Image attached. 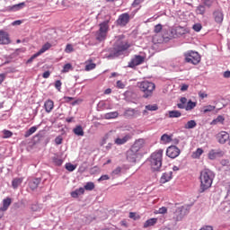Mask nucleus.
Returning <instances> with one entry per match:
<instances>
[{"label": "nucleus", "mask_w": 230, "mask_h": 230, "mask_svg": "<svg viewBox=\"0 0 230 230\" xmlns=\"http://www.w3.org/2000/svg\"><path fill=\"white\" fill-rule=\"evenodd\" d=\"M156 224H157V218L153 217V218L147 219L144 223V229H147V227H152L153 226H155Z\"/></svg>", "instance_id": "20"}, {"label": "nucleus", "mask_w": 230, "mask_h": 230, "mask_svg": "<svg viewBox=\"0 0 230 230\" xmlns=\"http://www.w3.org/2000/svg\"><path fill=\"white\" fill-rule=\"evenodd\" d=\"M213 17L215 22H217V24H222V22H224V13H222V11H215L213 13Z\"/></svg>", "instance_id": "13"}, {"label": "nucleus", "mask_w": 230, "mask_h": 230, "mask_svg": "<svg viewBox=\"0 0 230 230\" xmlns=\"http://www.w3.org/2000/svg\"><path fill=\"white\" fill-rule=\"evenodd\" d=\"M75 191L77 192V194L80 196V195H84L85 193V189L84 188H79L77 190H75Z\"/></svg>", "instance_id": "54"}, {"label": "nucleus", "mask_w": 230, "mask_h": 230, "mask_svg": "<svg viewBox=\"0 0 230 230\" xmlns=\"http://www.w3.org/2000/svg\"><path fill=\"white\" fill-rule=\"evenodd\" d=\"M158 213L160 215H165V213H168V208H166V207H162L158 209Z\"/></svg>", "instance_id": "49"}, {"label": "nucleus", "mask_w": 230, "mask_h": 230, "mask_svg": "<svg viewBox=\"0 0 230 230\" xmlns=\"http://www.w3.org/2000/svg\"><path fill=\"white\" fill-rule=\"evenodd\" d=\"M160 140L162 141V143L164 145H168V143H171L172 141V135H168V134H164Z\"/></svg>", "instance_id": "24"}, {"label": "nucleus", "mask_w": 230, "mask_h": 230, "mask_svg": "<svg viewBox=\"0 0 230 230\" xmlns=\"http://www.w3.org/2000/svg\"><path fill=\"white\" fill-rule=\"evenodd\" d=\"M109 179H110V177H109V175H107V174H104V175H102L100 178H99V181H109Z\"/></svg>", "instance_id": "58"}, {"label": "nucleus", "mask_w": 230, "mask_h": 230, "mask_svg": "<svg viewBox=\"0 0 230 230\" xmlns=\"http://www.w3.org/2000/svg\"><path fill=\"white\" fill-rule=\"evenodd\" d=\"M10 42V35H8V32L0 31V45H8Z\"/></svg>", "instance_id": "10"}, {"label": "nucleus", "mask_w": 230, "mask_h": 230, "mask_svg": "<svg viewBox=\"0 0 230 230\" xmlns=\"http://www.w3.org/2000/svg\"><path fill=\"white\" fill-rule=\"evenodd\" d=\"M22 181H24L23 178H14L12 181L13 190H17L22 184Z\"/></svg>", "instance_id": "22"}, {"label": "nucleus", "mask_w": 230, "mask_h": 230, "mask_svg": "<svg viewBox=\"0 0 230 230\" xmlns=\"http://www.w3.org/2000/svg\"><path fill=\"white\" fill-rule=\"evenodd\" d=\"M55 143H56V145H62V138H61V137H56Z\"/></svg>", "instance_id": "60"}, {"label": "nucleus", "mask_w": 230, "mask_h": 230, "mask_svg": "<svg viewBox=\"0 0 230 230\" xmlns=\"http://www.w3.org/2000/svg\"><path fill=\"white\" fill-rule=\"evenodd\" d=\"M37 57H40L38 53L33 54L31 58H29L27 60V64H31V62H33V60H35V58H37Z\"/></svg>", "instance_id": "50"}, {"label": "nucleus", "mask_w": 230, "mask_h": 230, "mask_svg": "<svg viewBox=\"0 0 230 230\" xmlns=\"http://www.w3.org/2000/svg\"><path fill=\"white\" fill-rule=\"evenodd\" d=\"M192 29L194 30V31H200V30H202V24L195 23Z\"/></svg>", "instance_id": "48"}, {"label": "nucleus", "mask_w": 230, "mask_h": 230, "mask_svg": "<svg viewBox=\"0 0 230 230\" xmlns=\"http://www.w3.org/2000/svg\"><path fill=\"white\" fill-rule=\"evenodd\" d=\"M144 154L145 139L139 138L132 145L130 149L127 151V159L129 163H136L137 158L143 157Z\"/></svg>", "instance_id": "1"}, {"label": "nucleus", "mask_w": 230, "mask_h": 230, "mask_svg": "<svg viewBox=\"0 0 230 230\" xmlns=\"http://www.w3.org/2000/svg\"><path fill=\"white\" fill-rule=\"evenodd\" d=\"M188 87H190L188 84H182L181 87V91H188Z\"/></svg>", "instance_id": "63"}, {"label": "nucleus", "mask_w": 230, "mask_h": 230, "mask_svg": "<svg viewBox=\"0 0 230 230\" xmlns=\"http://www.w3.org/2000/svg\"><path fill=\"white\" fill-rule=\"evenodd\" d=\"M55 87H56V89H58V91H60V89L62 87V82L60 80L56 81Z\"/></svg>", "instance_id": "53"}, {"label": "nucleus", "mask_w": 230, "mask_h": 230, "mask_svg": "<svg viewBox=\"0 0 230 230\" xmlns=\"http://www.w3.org/2000/svg\"><path fill=\"white\" fill-rule=\"evenodd\" d=\"M166 155L171 159H175V157H179V155H181V149L175 146H171L166 150Z\"/></svg>", "instance_id": "9"}, {"label": "nucleus", "mask_w": 230, "mask_h": 230, "mask_svg": "<svg viewBox=\"0 0 230 230\" xmlns=\"http://www.w3.org/2000/svg\"><path fill=\"white\" fill-rule=\"evenodd\" d=\"M217 139L218 140V143L224 145L227 139H229V133L226 131H221L217 135Z\"/></svg>", "instance_id": "12"}, {"label": "nucleus", "mask_w": 230, "mask_h": 230, "mask_svg": "<svg viewBox=\"0 0 230 230\" xmlns=\"http://www.w3.org/2000/svg\"><path fill=\"white\" fill-rule=\"evenodd\" d=\"M224 78H230V71H226L224 73Z\"/></svg>", "instance_id": "64"}, {"label": "nucleus", "mask_w": 230, "mask_h": 230, "mask_svg": "<svg viewBox=\"0 0 230 230\" xmlns=\"http://www.w3.org/2000/svg\"><path fill=\"white\" fill-rule=\"evenodd\" d=\"M182 116V113L179 111H169V118H181Z\"/></svg>", "instance_id": "32"}, {"label": "nucleus", "mask_w": 230, "mask_h": 230, "mask_svg": "<svg viewBox=\"0 0 230 230\" xmlns=\"http://www.w3.org/2000/svg\"><path fill=\"white\" fill-rule=\"evenodd\" d=\"M129 218H132L133 220H139L140 217L137 216L135 212H130Z\"/></svg>", "instance_id": "51"}, {"label": "nucleus", "mask_w": 230, "mask_h": 230, "mask_svg": "<svg viewBox=\"0 0 230 230\" xmlns=\"http://www.w3.org/2000/svg\"><path fill=\"white\" fill-rule=\"evenodd\" d=\"M35 132H37V127L33 126L25 132L24 137H30V136H31L32 134H35Z\"/></svg>", "instance_id": "33"}, {"label": "nucleus", "mask_w": 230, "mask_h": 230, "mask_svg": "<svg viewBox=\"0 0 230 230\" xmlns=\"http://www.w3.org/2000/svg\"><path fill=\"white\" fill-rule=\"evenodd\" d=\"M71 197H72L73 199H78L79 194H78V192H77L76 190H75V191H72V192H71Z\"/></svg>", "instance_id": "59"}, {"label": "nucleus", "mask_w": 230, "mask_h": 230, "mask_svg": "<svg viewBox=\"0 0 230 230\" xmlns=\"http://www.w3.org/2000/svg\"><path fill=\"white\" fill-rule=\"evenodd\" d=\"M50 48H51V43L47 42L41 47V49L37 52V54L40 57L42 53H46V51H48Z\"/></svg>", "instance_id": "23"}, {"label": "nucleus", "mask_w": 230, "mask_h": 230, "mask_svg": "<svg viewBox=\"0 0 230 230\" xmlns=\"http://www.w3.org/2000/svg\"><path fill=\"white\" fill-rule=\"evenodd\" d=\"M145 0H134L131 4L132 8H137V6H140L141 4H143Z\"/></svg>", "instance_id": "41"}, {"label": "nucleus", "mask_w": 230, "mask_h": 230, "mask_svg": "<svg viewBox=\"0 0 230 230\" xmlns=\"http://www.w3.org/2000/svg\"><path fill=\"white\" fill-rule=\"evenodd\" d=\"M75 51V48H73V45L67 44L65 49L66 53H73Z\"/></svg>", "instance_id": "45"}, {"label": "nucleus", "mask_w": 230, "mask_h": 230, "mask_svg": "<svg viewBox=\"0 0 230 230\" xmlns=\"http://www.w3.org/2000/svg\"><path fill=\"white\" fill-rule=\"evenodd\" d=\"M52 161L56 166H62V164L64 163V161L58 157H53Z\"/></svg>", "instance_id": "40"}, {"label": "nucleus", "mask_w": 230, "mask_h": 230, "mask_svg": "<svg viewBox=\"0 0 230 230\" xmlns=\"http://www.w3.org/2000/svg\"><path fill=\"white\" fill-rule=\"evenodd\" d=\"M185 215H186V212L179 208L174 212L172 218L175 222H181V220L184 218Z\"/></svg>", "instance_id": "14"}, {"label": "nucleus", "mask_w": 230, "mask_h": 230, "mask_svg": "<svg viewBox=\"0 0 230 230\" xmlns=\"http://www.w3.org/2000/svg\"><path fill=\"white\" fill-rule=\"evenodd\" d=\"M74 134H75V136H81L83 137L84 132V128H82V126H76L74 129H73Z\"/></svg>", "instance_id": "27"}, {"label": "nucleus", "mask_w": 230, "mask_h": 230, "mask_svg": "<svg viewBox=\"0 0 230 230\" xmlns=\"http://www.w3.org/2000/svg\"><path fill=\"white\" fill-rule=\"evenodd\" d=\"M109 22H111V19L99 24V31H97L95 34V39L99 42H103V40L107 39V33H109Z\"/></svg>", "instance_id": "5"}, {"label": "nucleus", "mask_w": 230, "mask_h": 230, "mask_svg": "<svg viewBox=\"0 0 230 230\" xmlns=\"http://www.w3.org/2000/svg\"><path fill=\"white\" fill-rule=\"evenodd\" d=\"M172 172H164L160 179V182L162 184H166V182H170V181H172Z\"/></svg>", "instance_id": "16"}, {"label": "nucleus", "mask_w": 230, "mask_h": 230, "mask_svg": "<svg viewBox=\"0 0 230 230\" xmlns=\"http://www.w3.org/2000/svg\"><path fill=\"white\" fill-rule=\"evenodd\" d=\"M40 184V178H35L29 182V186H30L31 190H37L39 188Z\"/></svg>", "instance_id": "19"}, {"label": "nucleus", "mask_w": 230, "mask_h": 230, "mask_svg": "<svg viewBox=\"0 0 230 230\" xmlns=\"http://www.w3.org/2000/svg\"><path fill=\"white\" fill-rule=\"evenodd\" d=\"M215 180V172L209 169H204L199 174V191L204 193L207 190H209L213 185V181Z\"/></svg>", "instance_id": "2"}, {"label": "nucleus", "mask_w": 230, "mask_h": 230, "mask_svg": "<svg viewBox=\"0 0 230 230\" xmlns=\"http://www.w3.org/2000/svg\"><path fill=\"white\" fill-rule=\"evenodd\" d=\"M137 87L141 93H144L143 98H152L154 91H155V84L149 81H142L137 83Z\"/></svg>", "instance_id": "4"}, {"label": "nucleus", "mask_w": 230, "mask_h": 230, "mask_svg": "<svg viewBox=\"0 0 230 230\" xmlns=\"http://www.w3.org/2000/svg\"><path fill=\"white\" fill-rule=\"evenodd\" d=\"M199 97L201 99V100H204V98H208V93H203V92H199Z\"/></svg>", "instance_id": "55"}, {"label": "nucleus", "mask_w": 230, "mask_h": 230, "mask_svg": "<svg viewBox=\"0 0 230 230\" xmlns=\"http://www.w3.org/2000/svg\"><path fill=\"white\" fill-rule=\"evenodd\" d=\"M119 116V113L118 111H111L104 114L105 119H114Z\"/></svg>", "instance_id": "25"}, {"label": "nucleus", "mask_w": 230, "mask_h": 230, "mask_svg": "<svg viewBox=\"0 0 230 230\" xmlns=\"http://www.w3.org/2000/svg\"><path fill=\"white\" fill-rule=\"evenodd\" d=\"M180 102L181 103H183V105H186V103H188V99L186 97H181Z\"/></svg>", "instance_id": "61"}, {"label": "nucleus", "mask_w": 230, "mask_h": 230, "mask_svg": "<svg viewBox=\"0 0 230 230\" xmlns=\"http://www.w3.org/2000/svg\"><path fill=\"white\" fill-rule=\"evenodd\" d=\"M214 0H203V4L207 6V8H211L213 6Z\"/></svg>", "instance_id": "47"}, {"label": "nucleus", "mask_w": 230, "mask_h": 230, "mask_svg": "<svg viewBox=\"0 0 230 230\" xmlns=\"http://www.w3.org/2000/svg\"><path fill=\"white\" fill-rule=\"evenodd\" d=\"M204 154V150L202 148H198L195 152L192 153L193 159L200 158V155Z\"/></svg>", "instance_id": "28"}, {"label": "nucleus", "mask_w": 230, "mask_h": 230, "mask_svg": "<svg viewBox=\"0 0 230 230\" xmlns=\"http://www.w3.org/2000/svg\"><path fill=\"white\" fill-rule=\"evenodd\" d=\"M215 109H217V107L213 106V105H207L203 107V112L204 114H208V112H213V111H215Z\"/></svg>", "instance_id": "34"}, {"label": "nucleus", "mask_w": 230, "mask_h": 230, "mask_svg": "<svg viewBox=\"0 0 230 230\" xmlns=\"http://www.w3.org/2000/svg\"><path fill=\"white\" fill-rule=\"evenodd\" d=\"M185 62L188 64H193V66H197V64L200 63V55L197 51L189 50L184 53Z\"/></svg>", "instance_id": "6"}, {"label": "nucleus", "mask_w": 230, "mask_h": 230, "mask_svg": "<svg viewBox=\"0 0 230 230\" xmlns=\"http://www.w3.org/2000/svg\"><path fill=\"white\" fill-rule=\"evenodd\" d=\"M220 156H222V151H216L215 149H212L208 153V159H210L211 161Z\"/></svg>", "instance_id": "18"}, {"label": "nucleus", "mask_w": 230, "mask_h": 230, "mask_svg": "<svg viewBox=\"0 0 230 230\" xmlns=\"http://www.w3.org/2000/svg\"><path fill=\"white\" fill-rule=\"evenodd\" d=\"M121 173V167H117L112 171L111 175H119Z\"/></svg>", "instance_id": "52"}, {"label": "nucleus", "mask_w": 230, "mask_h": 230, "mask_svg": "<svg viewBox=\"0 0 230 230\" xmlns=\"http://www.w3.org/2000/svg\"><path fill=\"white\" fill-rule=\"evenodd\" d=\"M89 64L85 66V71H93L96 69V64L93 63V59L88 60Z\"/></svg>", "instance_id": "31"}, {"label": "nucleus", "mask_w": 230, "mask_h": 230, "mask_svg": "<svg viewBox=\"0 0 230 230\" xmlns=\"http://www.w3.org/2000/svg\"><path fill=\"white\" fill-rule=\"evenodd\" d=\"M128 22H130V14L128 13H121L116 21L117 26H120V28H125Z\"/></svg>", "instance_id": "8"}, {"label": "nucleus", "mask_w": 230, "mask_h": 230, "mask_svg": "<svg viewBox=\"0 0 230 230\" xmlns=\"http://www.w3.org/2000/svg\"><path fill=\"white\" fill-rule=\"evenodd\" d=\"M195 107H197V102H194L191 100H190L187 102V105L185 106V111H193V109H195Z\"/></svg>", "instance_id": "30"}, {"label": "nucleus", "mask_w": 230, "mask_h": 230, "mask_svg": "<svg viewBox=\"0 0 230 230\" xmlns=\"http://www.w3.org/2000/svg\"><path fill=\"white\" fill-rule=\"evenodd\" d=\"M117 87L119 89H125V84H123L121 81H117Z\"/></svg>", "instance_id": "56"}, {"label": "nucleus", "mask_w": 230, "mask_h": 230, "mask_svg": "<svg viewBox=\"0 0 230 230\" xmlns=\"http://www.w3.org/2000/svg\"><path fill=\"white\" fill-rule=\"evenodd\" d=\"M128 48H130V44H128L127 41L119 40H117L114 47L113 57H120V55H123V52L127 51Z\"/></svg>", "instance_id": "7"}, {"label": "nucleus", "mask_w": 230, "mask_h": 230, "mask_svg": "<svg viewBox=\"0 0 230 230\" xmlns=\"http://www.w3.org/2000/svg\"><path fill=\"white\" fill-rule=\"evenodd\" d=\"M71 69H73V66L70 63H67L63 66L61 73H69Z\"/></svg>", "instance_id": "38"}, {"label": "nucleus", "mask_w": 230, "mask_h": 230, "mask_svg": "<svg viewBox=\"0 0 230 230\" xmlns=\"http://www.w3.org/2000/svg\"><path fill=\"white\" fill-rule=\"evenodd\" d=\"M24 6H26V3L22 2L20 4L13 5L11 7V10H13V12H19V10H22V8H24Z\"/></svg>", "instance_id": "26"}, {"label": "nucleus", "mask_w": 230, "mask_h": 230, "mask_svg": "<svg viewBox=\"0 0 230 230\" xmlns=\"http://www.w3.org/2000/svg\"><path fill=\"white\" fill-rule=\"evenodd\" d=\"M6 80V74H0V85Z\"/></svg>", "instance_id": "57"}, {"label": "nucleus", "mask_w": 230, "mask_h": 230, "mask_svg": "<svg viewBox=\"0 0 230 230\" xmlns=\"http://www.w3.org/2000/svg\"><path fill=\"white\" fill-rule=\"evenodd\" d=\"M196 13L198 15H204V13H206V5H199L197 8H196Z\"/></svg>", "instance_id": "29"}, {"label": "nucleus", "mask_w": 230, "mask_h": 230, "mask_svg": "<svg viewBox=\"0 0 230 230\" xmlns=\"http://www.w3.org/2000/svg\"><path fill=\"white\" fill-rule=\"evenodd\" d=\"M3 133H4V139H8V137H12V136H13V133H12V131L10 130L4 129Z\"/></svg>", "instance_id": "43"}, {"label": "nucleus", "mask_w": 230, "mask_h": 230, "mask_svg": "<svg viewBox=\"0 0 230 230\" xmlns=\"http://www.w3.org/2000/svg\"><path fill=\"white\" fill-rule=\"evenodd\" d=\"M51 73L49 71H46L43 73L42 76L43 78H48L49 76H50Z\"/></svg>", "instance_id": "62"}, {"label": "nucleus", "mask_w": 230, "mask_h": 230, "mask_svg": "<svg viewBox=\"0 0 230 230\" xmlns=\"http://www.w3.org/2000/svg\"><path fill=\"white\" fill-rule=\"evenodd\" d=\"M130 139H132V136L130 134H127L122 138L117 137L115 139V145H125V143H128V141H130Z\"/></svg>", "instance_id": "15"}, {"label": "nucleus", "mask_w": 230, "mask_h": 230, "mask_svg": "<svg viewBox=\"0 0 230 230\" xmlns=\"http://www.w3.org/2000/svg\"><path fill=\"white\" fill-rule=\"evenodd\" d=\"M66 169L68 171V172H75V170H76V165L71 164V163H68L66 164Z\"/></svg>", "instance_id": "39"}, {"label": "nucleus", "mask_w": 230, "mask_h": 230, "mask_svg": "<svg viewBox=\"0 0 230 230\" xmlns=\"http://www.w3.org/2000/svg\"><path fill=\"white\" fill-rule=\"evenodd\" d=\"M84 190H86V191H93V190H94V182L93 181H89L84 185Z\"/></svg>", "instance_id": "37"}, {"label": "nucleus", "mask_w": 230, "mask_h": 230, "mask_svg": "<svg viewBox=\"0 0 230 230\" xmlns=\"http://www.w3.org/2000/svg\"><path fill=\"white\" fill-rule=\"evenodd\" d=\"M224 121H226L224 116L219 115L216 119L212 120L211 125H217V123H224Z\"/></svg>", "instance_id": "36"}, {"label": "nucleus", "mask_w": 230, "mask_h": 230, "mask_svg": "<svg viewBox=\"0 0 230 230\" xmlns=\"http://www.w3.org/2000/svg\"><path fill=\"white\" fill-rule=\"evenodd\" d=\"M54 107H55V102L50 99L47 100L44 103L45 111L48 113L51 112V111H53Z\"/></svg>", "instance_id": "17"}, {"label": "nucleus", "mask_w": 230, "mask_h": 230, "mask_svg": "<svg viewBox=\"0 0 230 230\" xmlns=\"http://www.w3.org/2000/svg\"><path fill=\"white\" fill-rule=\"evenodd\" d=\"M197 127V122L195 120H189L186 124L184 128L190 129V128H195Z\"/></svg>", "instance_id": "35"}, {"label": "nucleus", "mask_w": 230, "mask_h": 230, "mask_svg": "<svg viewBox=\"0 0 230 230\" xmlns=\"http://www.w3.org/2000/svg\"><path fill=\"white\" fill-rule=\"evenodd\" d=\"M12 204V199L6 198L3 200V207L0 208L1 211H6Z\"/></svg>", "instance_id": "21"}, {"label": "nucleus", "mask_w": 230, "mask_h": 230, "mask_svg": "<svg viewBox=\"0 0 230 230\" xmlns=\"http://www.w3.org/2000/svg\"><path fill=\"white\" fill-rule=\"evenodd\" d=\"M163 149H158L150 155V166L155 172H159V170H161V166H163Z\"/></svg>", "instance_id": "3"}, {"label": "nucleus", "mask_w": 230, "mask_h": 230, "mask_svg": "<svg viewBox=\"0 0 230 230\" xmlns=\"http://www.w3.org/2000/svg\"><path fill=\"white\" fill-rule=\"evenodd\" d=\"M142 62H145V58L142 56H136L128 63V67H136L137 66H140Z\"/></svg>", "instance_id": "11"}, {"label": "nucleus", "mask_w": 230, "mask_h": 230, "mask_svg": "<svg viewBox=\"0 0 230 230\" xmlns=\"http://www.w3.org/2000/svg\"><path fill=\"white\" fill-rule=\"evenodd\" d=\"M177 33H179V35H186V33H188V31H186V29H184L183 27H178L176 29Z\"/></svg>", "instance_id": "44"}, {"label": "nucleus", "mask_w": 230, "mask_h": 230, "mask_svg": "<svg viewBox=\"0 0 230 230\" xmlns=\"http://www.w3.org/2000/svg\"><path fill=\"white\" fill-rule=\"evenodd\" d=\"M154 31L155 33H161V31H163V25L161 23H158L157 25H155Z\"/></svg>", "instance_id": "46"}, {"label": "nucleus", "mask_w": 230, "mask_h": 230, "mask_svg": "<svg viewBox=\"0 0 230 230\" xmlns=\"http://www.w3.org/2000/svg\"><path fill=\"white\" fill-rule=\"evenodd\" d=\"M159 107H157V104H148L146 106V111H157Z\"/></svg>", "instance_id": "42"}]
</instances>
